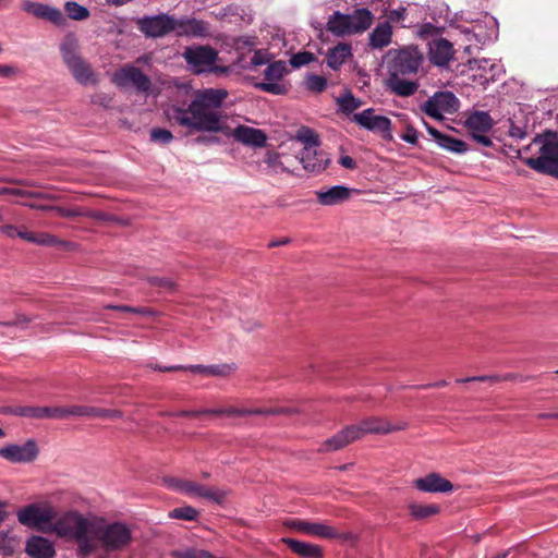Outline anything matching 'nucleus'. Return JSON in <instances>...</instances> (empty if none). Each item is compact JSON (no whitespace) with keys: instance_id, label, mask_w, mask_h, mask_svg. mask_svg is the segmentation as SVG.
Here are the masks:
<instances>
[{"instance_id":"obj_42","label":"nucleus","mask_w":558,"mask_h":558,"mask_svg":"<svg viewBox=\"0 0 558 558\" xmlns=\"http://www.w3.org/2000/svg\"><path fill=\"white\" fill-rule=\"evenodd\" d=\"M337 104L339 105L342 112L347 114L353 112L362 106V101L359 98H355L349 90L337 98Z\"/></svg>"},{"instance_id":"obj_28","label":"nucleus","mask_w":558,"mask_h":558,"mask_svg":"<svg viewBox=\"0 0 558 558\" xmlns=\"http://www.w3.org/2000/svg\"><path fill=\"white\" fill-rule=\"evenodd\" d=\"M25 550L32 558H52L56 554L53 543L43 536L28 538Z\"/></svg>"},{"instance_id":"obj_45","label":"nucleus","mask_w":558,"mask_h":558,"mask_svg":"<svg viewBox=\"0 0 558 558\" xmlns=\"http://www.w3.org/2000/svg\"><path fill=\"white\" fill-rule=\"evenodd\" d=\"M256 88L272 94V95H284L287 93L286 85L280 82H262L256 84Z\"/></svg>"},{"instance_id":"obj_30","label":"nucleus","mask_w":558,"mask_h":558,"mask_svg":"<svg viewBox=\"0 0 558 558\" xmlns=\"http://www.w3.org/2000/svg\"><path fill=\"white\" fill-rule=\"evenodd\" d=\"M208 412L213 415H230V416H244V415H259V414H281L284 413V409H244V408H221V409H208Z\"/></svg>"},{"instance_id":"obj_43","label":"nucleus","mask_w":558,"mask_h":558,"mask_svg":"<svg viewBox=\"0 0 558 558\" xmlns=\"http://www.w3.org/2000/svg\"><path fill=\"white\" fill-rule=\"evenodd\" d=\"M170 519L195 521L199 515V511L192 506L174 508L169 512Z\"/></svg>"},{"instance_id":"obj_39","label":"nucleus","mask_w":558,"mask_h":558,"mask_svg":"<svg viewBox=\"0 0 558 558\" xmlns=\"http://www.w3.org/2000/svg\"><path fill=\"white\" fill-rule=\"evenodd\" d=\"M100 408L86 405L64 407V418L69 416L99 417Z\"/></svg>"},{"instance_id":"obj_2","label":"nucleus","mask_w":558,"mask_h":558,"mask_svg":"<svg viewBox=\"0 0 558 558\" xmlns=\"http://www.w3.org/2000/svg\"><path fill=\"white\" fill-rule=\"evenodd\" d=\"M424 62L423 52L415 46L397 50L388 65V76L385 82L387 90L399 97L413 96L418 90L420 83L410 76L417 74Z\"/></svg>"},{"instance_id":"obj_3","label":"nucleus","mask_w":558,"mask_h":558,"mask_svg":"<svg viewBox=\"0 0 558 558\" xmlns=\"http://www.w3.org/2000/svg\"><path fill=\"white\" fill-rule=\"evenodd\" d=\"M95 520L77 511H68L52 521L50 533L60 538L74 541L82 556L93 554L92 534H94Z\"/></svg>"},{"instance_id":"obj_13","label":"nucleus","mask_w":558,"mask_h":558,"mask_svg":"<svg viewBox=\"0 0 558 558\" xmlns=\"http://www.w3.org/2000/svg\"><path fill=\"white\" fill-rule=\"evenodd\" d=\"M286 525L300 533L316 536L320 538L335 539L349 537V534H342L333 526L325 522H311L301 519H292L286 522Z\"/></svg>"},{"instance_id":"obj_32","label":"nucleus","mask_w":558,"mask_h":558,"mask_svg":"<svg viewBox=\"0 0 558 558\" xmlns=\"http://www.w3.org/2000/svg\"><path fill=\"white\" fill-rule=\"evenodd\" d=\"M80 46L74 34H68L60 43V53L66 66L81 59Z\"/></svg>"},{"instance_id":"obj_5","label":"nucleus","mask_w":558,"mask_h":558,"mask_svg":"<svg viewBox=\"0 0 558 558\" xmlns=\"http://www.w3.org/2000/svg\"><path fill=\"white\" fill-rule=\"evenodd\" d=\"M95 533L92 534L93 553L99 547L107 551H117L125 548L132 539L131 529L121 522L106 524L95 520Z\"/></svg>"},{"instance_id":"obj_63","label":"nucleus","mask_w":558,"mask_h":558,"mask_svg":"<svg viewBox=\"0 0 558 558\" xmlns=\"http://www.w3.org/2000/svg\"><path fill=\"white\" fill-rule=\"evenodd\" d=\"M488 71H489L490 75L486 76L485 80L486 81H489V80L494 81L495 76L500 73V65H498L497 63H492L490 62Z\"/></svg>"},{"instance_id":"obj_61","label":"nucleus","mask_w":558,"mask_h":558,"mask_svg":"<svg viewBox=\"0 0 558 558\" xmlns=\"http://www.w3.org/2000/svg\"><path fill=\"white\" fill-rule=\"evenodd\" d=\"M16 73V69L11 65L0 64V76L9 77Z\"/></svg>"},{"instance_id":"obj_52","label":"nucleus","mask_w":558,"mask_h":558,"mask_svg":"<svg viewBox=\"0 0 558 558\" xmlns=\"http://www.w3.org/2000/svg\"><path fill=\"white\" fill-rule=\"evenodd\" d=\"M401 138L412 145H415L418 140L417 131L413 126H408Z\"/></svg>"},{"instance_id":"obj_56","label":"nucleus","mask_w":558,"mask_h":558,"mask_svg":"<svg viewBox=\"0 0 558 558\" xmlns=\"http://www.w3.org/2000/svg\"><path fill=\"white\" fill-rule=\"evenodd\" d=\"M123 416L122 412L119 410H107L100 408L99 417L100 418H121Z\"/></svg>"},{"instance_id":"obj_53","label":"nucleus","mask_w":558,"mask_h":558,"mask_svg":"<svg viewBox=\"0 0 558 558\" xmlns=\"http://www.w3.org/2000/svg\"><path fill=\"white\" fill-rule=\"evenodd\" d=\"M0 232L10 239H13L15 236H19V233L27 232V231L26 230H17V228L13 225H3V226H0Z\"/></svg>"},{"instance_id":"obj_57","label":"nucleus","mask_w":558,"mask_h":558,"mask_svg":"<svg viewBox=\"0 0 558 558\" xmlns=\"http://www.w3.org/2000/svg\"><path fill=\"white\" fill-rule=\"evenodd\" d=\"M4 194L27 197V190L12 189V187H0V195H4Z\"/></svg>"},{"instance_id":"obj_9","label":"nucleus","mask_w":558,"mask_h":558,"mask_svg":"<svg viewBox=\"0 0 558 558\" xmlns=\"http://www.w3.org/2000/svg\"><path fill=\"white\" fill-rule=\"evenodd\" d=\"M460 101L451 92H436L422 106L421 110L435 120H442L445 114L459 110Z\"/></svg>"},{"instance_id":"obj_37","label":"nucleus","mask_w":558,"mask_h":558,"mask_svg":"<svg viewBox=\"0 0 558 558\" xmlns=\"http://www.w3.org/2000/svg\"><path fill=\"white\" fill-rule=\"evenodd\" d=\"M260 169L265 174H277L283 170L280 156L274 151H267L262 160Z\"/></svg>"},{"instance_id":"obj_35","label":"nucleus","mask_w":558,"mask_h":558,"mask_svg":"<svg viewBox=\"0 0 558 558\" xmlns=\"http://www.w3.org/2000/svg\"><path fill=\"white\" fill-rule=\"evenodd\" d=\"M351 56V46L349 44H338L329 49L327 53V64L332 70H338Z\"/></svg>"},{"instance_id":"obj_60","label":"nucleus","mask_w":558,"mask_h":558,"mask_svg":"<svg viewBox=\"0 0 558 558\" xmlns=\"http://www.w3.org/2000/svg\"><path fill=\"white\" fill-rule=\"evenodd\" d=\"M173 555L177 558H197L196 549H185V550L174 551Z\"/></svg>"},{"instance_id":"obj_34","label":"nucleus","mask_w":558,"mask_h":558,"mask_svg":"<svg viewBox=\"0 0 558 558\" xmlns=\"http://www.w3.org/2000/svg\"><path fill=\"white\" fill-rule=\"evenodd\" d=\"M175 33L179 36H204L207 33L206 24L196 19L177 20Z\"/></svg>"},{"instance_id":"obj_48","label":"nucleus","mask_w":558,"mask_h":558,"mask_svg":"<svg viewBox=\"0 0 558 558\" xmlns=\"http://www.w3.org/2000/svg\"><path fill=\"white\" fill-rule=\"evenodd\" d=\"M172 138H173L172 133L166 129H153L150 131V140L153 142L168 144L172 141Z\"/></svg>"},{"instance_id":"obj_27","label":"nucleus","mask_w":558,"mask_h":558,"mask_svg":"<svg viewBox=\"0 0 558 558\" xmlns=\"http://www.w3.org/2000/svg\"><path fill=\"white\" fill-rule=\"evenodd\" d=\"M292 553L298 555L301 558H323L324 550L323 547L316 544H312L308 542L298 541L290 537H284L281 539Z\"/></svg>"},{"instance_id":"obj_54","label":"nucleus","mask_w":558,"mask_h":558,"mask_svg":"<svg viewBox=\"0 0 558 558\" xmlns=\"http://www.w3.org/2000/svg\"><path fill=\"white\" fill-rule=\"evenodd\" d=\"M509 135L515 140H523L526 136V131L524 128L512 123L509 128Z\"/></svg>"},{"instance_id":"obj_33","label":"nucleus","mask_w":558,"mask_h":558,"mask_svg":"<svg viewBox=\"0 0 558 558\" xmlns=\"http://www.w3.org/2000/svg\"><path fill=\"white\" fill-rule=\"evenodd\" d=\"M66 68L80 84L94 85L97 83V76L92 71L89 64L83 58L78 59L76 62H73Z\"/></svg>"},{"instance_id":"obj_4","label":"nucleus","mask_w":558,"mask_h":558,"mask_svg":"<svg viewBox=\"0 0 558 558\" xmlns=\"http://www.w3.org/2000/svg\"><path fill=\"white\" fill-rule=\"evenodd\" d=\"M534 144L538 145V157H529L523 162L534 171L558 178V134L545 131L537 134Z\"/></svg>"},{"instance_id":"obj_58","label":"nucleus","mask_w":558,"mask_h":558,"mask_svg":"<svg viewBox=\"0 0 558 558\" xmlns=\"http://www.w3.org/2000/svg\"><path fill=\"white\" fill-rule=\"evenodd\" d=\"M27 197L43 198V199H58V196L52 193L28 191V190H27Z\"/></svg>"},{"instance_id":"obj_23","label":"nucleus","mask_w":558,"mask_h":558,"mask_svg":"<svg viewBox=\"0 0 558 558\" xmlns=\"http://www.w3.org/2000/svg\"><path fill=\"white\" fill-rule=\"evenodd\" d=\"M232 137L246 146L264 147L267 142V135L264 131L247 125H239L232 130Z\"/></svg>"},{"instance_id":"obj_1","label":"nucleus","mask_w":558,"mask_h":558,"mask_svg":"<svg viewBox=\"0 0 558 558\" xmlns=\"http://www.w3.org/2000/svg\"><path fill=\"white\" fill-rule=\"evenodd\" d=\"M228 95L223 88L197 90L187 108L173 106L168 111V118L191 131L221 132L225 117L221 107Z\"/></svg>"},{"instance_id":"obj_15","label":"nucleus","mask_w":558,"mask_h":558,"mask_svg":"<svg viewBox=\"0 0 558 558\" xmlns=\"http://www.w3.org/2000/svg\"><path fill=\"white\" fill-rule=\"evenodd\" d=\"M353 121L367 131L380 133L386 138L391 137V120L385 116L376 114L373 108L355 113Z\"/></svg>"},{"instance_id":"obj_38","label":"nucleus","mask_w":558,"mask_h":558,"mask_svg":"<svg viewBox=\"0 0 558 558\" xmlns=\"http://www.w3.org/2000/svg\"><path fill=\"white\" fill-rule=\"evenodd\" d=\"M409 511H410V514L413 517V519L424 520V519H427L429 517H433V515L439 513L440 508L438 505H434V504L422 505V504L413 502V504L409 505Z\"/></svg>"},{"instance_id":"obj_7","label":"nucleus","mask_w":558,"mask_h":558,"mask_svg":"<svg viewBox=\"0 0 558 558\" xmlns=\"http://www.w3.org/2000/svg\"><path fill=\"white\" fill-rule=\"evenodd\" d=\"M57 511L49 502H35L17 510L19 522L27 527L36 529L44 533H50L52 521Z\"/></svg>"},{"instance_id":"obj_14","label":"nucleus","mask_w":558,"mask_h":558,"mask_svg":"<svg viewBox=\"0 0 558 558\" xmlns=\"http://www.w3.org/2000/svg\"><path fill=\"white\" fill-rule=\"evenodd\" d=\"M494 121L488 112L475 111L465 120V126L472 138L484 147H490L493 141L487 133L493 128Z\"/></svg>"},{"instance_id":"obj_16","label":"nucleus","mask_w":558,"mask_h":558,"mask_svg":"<svg viewBox=\"0 0 558 558\" xmlns=\"http://www.w3.org/2000/svg\"><path fill=\"white\" fill-rule=\"evenodd\" d=\"M38 456L35 440H27L23 445H8L0 448V457L12 463H29Z\"/></svg>"},{"instance_id":"obj_44","label":"nucleus","mask_w":558,"mask_h":558,"mask_svg":"<svg viewBox=\"0 0 558 558\" xmlns=\"http://www.w3.org/2000/svg\"><path fill=\"white\" fill-rule=\"evenodd\" d=\"M305 88L313 93H322L327 87V80L317 74H308L304 80Z\"/></svg>"},{"instance_id":"obj_55","label":"nucleus","mask_w":558,"mask_h":558,"mask_svg":"<svg viewBox=\"0 0 558 558\" xmlns=\"http://www.w3.org/2000/svg\"><path fill=\"white\" fill-rule=\"evenodd\" d=\"M205 410H192V411H179L174 413H169V415H177V416H186V417H197L203 414H209L208 412H205Z\"/></svg>"},{"instance_id":"obj_36","label":"nucleus","mask_w":558,"mask_h":558,"mask_svg":"<svg viewBox=\"0 0 558 558\" xmlns=\"http://www.w3.org/2000/svg\"><path fill=\"white\" fill-rule=\"evenodd\" d=\"M19 238H21L27 242L38 244V245H44V246H54V245L68 246L69 245L68 242L59 240L57 236H54L50 233H47V232H41L38 234H35L33 232H21V233H19Z\"/></svg>"},{"instance_id":"obj_47","label":"nucleus","mask_w":558,"mask_h":558,"mask_svg":"<svg viewBox=\"0 0 558 558\" xmlns=\"http://www.w3.org/2000/svg\"><path fill=\"white\" fill-rule=\"evenodd\" d=\"M407 9L403 7L390 10L387 14V21L391 25V23L400 24L402 27H407Z\"/></svg>"},{"instance_id":"obj_64","label":"nucleus","mask_w":558,"mask_h":558,"mask_svg":"<svg viewBox=\"0 0 558 558\" xmlns=\"http://www.w3.org/2000/svg\"><path fill=\"white\" fill-rule=\"evenodd\" d=\"M265 63H266V60H265L264 56L259 51H256L251 59V64L254 66H257V65H262Z\"/></svg>"},{"instance_id":"obj_29","label":"nucleus","mask_w":558,"mask_h":558,"mask_svg":"<svg viewBox=\"0 0 558 558\" xmlns=\"http://www.w3.org/2000/svg\"><path fill=\"white\" fill-rule=\"evenodd\" d=\"M427 131L429 135L433 136V138L435 140L439 147L454 154H464L465 151H468V145L465 142L452 137L448 134H444L433 126H428Z\"/></svg>"},{"instance_id":"obj_50","label":"nucleus","mask_w":558,"mask_h":558,"mask_svg":"<svg viewBox=\"0 0 558 558\" xmlns=\"http://www.w3.org/2000/svg\"><path fill=\"white\" fill-rule=\"evenodd\" d=\"M149 283L155 287H159L163 290L170 291L174 289V282L168 278L161 277H151L149 278Z\"/></svg>"},{"instance_id":"obj_12","label":"nucleus","mask_w":558,"mask_h":558,"mask_svg":"<svg viewBox=\"0 0 558 558\" xmlns=\"http://www.w3.org/2000/svg\"><path fill=\"white\" fill-rule=\"evenodd\" d=\"M177 19L169 14L146 15L137 20L138 29L151 38L162 37L175 32Z\"/></svg>"},{"instance_id":"obj_46","label":"nucleus","mask_w":558,"mask_h":558,"mask_svg":"<svg viewBox=\"0 0 558 558\" xmlns=\"http://www.w3.org/2000/svg\"><path fill=\"white\" fill-rule=\"evenodd\" d=\"M315 60L314 53L310 51H301L298 53H294L290 59V64L294 69H299L301 66L310 64L312 61Z\"/></svg>"},{"instance_id":"obj_62","label":"nucleus","mask_w":558,"mask_h":558,"mask_svg":"<svg viewBox=\"0 0 558 558\" xmlns=\"http://www.w3.org/2000/svg\"><path fill=\"white\" fill-rule=\"evenodd\" d=\"M339 163L347 169H353L355 167L354 159L348 155L342 156L339 160Z\"/></svg>"},{"instance_id":"obj_49","label":"nucleus","mask_w":558,"mask_h":558,"mask_svg":"<svg viewBox=\"0 0 558 558\" xmlns=\"http://www.w3.org/2000/svg\"><path fill=\"white\" fill-rule=\"evenodd\" d=\"M50 208L57 215H59L61 217H65V218L78 217L84 214V209L81 207L64 208V207H60V206H53Z\"/></svg>"},{"instance_id":"obj_41","label":"nucleus","mask_w":558,"mask_h":558,"mask_svg":"<svg viewBox=\"0 0 558 558\" xmlns=\"http://www.w3.org/2000/svg\"><path fill=\"white\" fill-rule=\"evenodd\" d=\"M287 71V65L283 61H275L266 68L264 72L265 80L267 82H280Z\"/></svg>"},{"instance_id":"obj_17","label":"nucleus","mask_w":558,"mask_h":558,"mask_svg":"<svg viewBox=\"0 0 558 558\" xmlns=\"http://www.w3.org/2000/svg\"><path fill=\"white\" fill-rule=\"evenodd\" d=\"M296 138L305 146L300 154L301 162L305 170L317 171L322 168V161L318 163L311 161V154H316V148L319 145L318 135L315 131L308 128H302L296 135Z\"/></svg>"},{"instance_id":"obj_59","label":"nucleus","mask_w":558,"mask_h":558,"mask_svg":"<svg viewBox=\"0 0 558 558\" xmlns=\"http://www.w3.org/2000/svg\"><path fill=\"white\" fill-rule=\"evenodd\" d=\"M151 368L155 371L160 372H177V371H185L186 366L184 365H172V366H159V365H151Z\"/></svg>"},{"instance_id":"obj_20","label":"nucleus","mask_w":558,"mask_h":558,"mask_svg":"<svg viewBox=\"0 0 558 558\" xmlns=\"http://www.w3.org/2000/svg\"><path fill=\"white\" fill-rule=\"evenodd\" d=\"M413 485L416 489L424 493H451L453 490L451 482L435 472L416 478Z\"/></svg>"},{"instance_id":"obj_11","label":"nucleus","mask_w":558,"mask_h":558,"mask_svg":"<svg viewBox=\"0 0 558 558\" xmlns=\"http://www.w3.org/2000/svg\"><path fill=\"white\" fill-rule=\"evenodd\" d=\"M112 82L121 88L133 87L142 94H149L151 89L150 78L143 71L132 64H126L118 70L112 77Z\"/></svg>"},{"instance_id":"obj_19","label":"nucleus","mask_w":558,"mask_h":558,"mask_svg":"<svg viewBox=\"0 0 558 558\" xmlns=\"http://www.w3.org/2000/svg\"><path fill=\"white\" fill-rule=\"evenodd\" d=\"M452 44L445 38H437L428 44V58L434 65L445 68L453 59Z\"/></svg>"},{"instance_id":"obj_22","label":"nucleus","mask_w":558,"mask_h":558,"mask_svg":"<svg viewBox=\"0 0 558 558\" xmlns=\"http://www.w3.org/2000/svg\"><path fill=\"white\" fill-rule=\"evenodd\" d=\"M359 429V439L366 434H388L404 428L403 425H392L383 417L372 416L355 425Z\"/></svg>"},{"instance_id":"obj_51","label":"nucleus","mask_w":558,"mask_h":558,"mask_svg":"<svg viewBox=\"0 0 558 558\" xmlns=\"http://www.w3.org/2000/svg\"><path fill=\"white\" fill-rule=\"evenodd\" d=\"M512 378V375L506 376L504 379H510ZM502 378L499 376H474V377H468L464 379H457L458 383H469V381H492L496 383L501 380Z\"/></svg>"},{"instance_id":"obj_31","label":"nucleus","mask_w":558,"mask_h":558,"mask_svg":"<svg viewBox=\"0 0 558 558\" xmlns=\"http://www.w3.org/2000/svg\"><path fill=\"white\" fill-rule=\"evenodd\" d=\"M392 38V27L389 22H381L369 34V47L373 49H383L390 45Z\"/></svg>"},{"instance_id":"obj_25","label":"nucleus","mask_w":558,"mask_h":558,"mask_svg":"<svg viewBox=\"0 0 558 558\" xmlns=\"http://www.w3.org/2000/svg\"><path fill=\"white\" fill-rule=\"evenodd\" d=\"M13 413L15 415L32 418H64V407H19Z\"/></svg>"},{"instance_id":"obj_21","label":"nucleus","mask_w":558,"mask_h":558,"mask_svg":"<svg viewBox=\"0 0 558 558\" xmlns=\"http://www.w3.org/2000/svg\"><path fill=\"white\" fill-rule=\"evenodd\" d=\"M359 439V429L350 425L323 442L318 451L329 452L344 448L347 445Z\"/></svg>"},{"instance_id":"obj_6","label":"nucleus","mask_w":558,"mask_h":558,"mask_svg":"<svg viewBox=\"0 0 558 558\" xmlns=\"http://www.w3.org/2000/svg\"><path fill=\"white\" fill-rule=\"evenodd\" d=\"M374 15L367 9L354 10L351 14L333 12L327 22V29L336 36H345L365 32L373 23Z\"/></svg>"},{"instance_id":"obj_8","label":"nucleus","mask_w":558,"mask_h":558,"mask_svg":"<svg viewBox=\"0 0 558 558\" xmlns=\"http://www.w3.org/2000/svg\"><path fill=\"white\" fill-rule=\"evenodd\" d=\"M168 485L174 490L185 494L193 498H202L214 504H222L227 497V490L206 486L196 482L181 480V478H170L168 481Z\"/></svg>"},{"instance_id":"obj_24","label":"nucleus","mask_w":558,"mask_h":558,"mask_svg":"<svg viewBox=\"0 0 558 558\" xmlns=\"http://www.w3.org/2000/svg\"><path fill=\"white\" fill-rule=\"evenodd\" d=\"M236 368H238L236 364L231 362V363H221V364H211V365H202V364L186 365L185 371L191 372L193 374H201L204 376L228 378L236 371Z\"/></svg>"},{"instance_id":"obj_10","label":"nucleus","mask_w":558,"mask_h":558,"mask_svg":"<svg viewBox=\"0 0 558 558\" xmlns=\"http://www.w3.org/2000/svg\"><path fill=\"white\" fill-rule=\"evenodd\" d=\"M182 56L194 73L199 74L218 70V68H214L218 52L209 46L187 47Z\"/></svg>"},{"instance_id":"obj_18","label":"nucleus","mask_w":558,"mask_h":558,"mask_svg":"<svg viewBox=\"0 0 558 558\" xmlns=\"http://www.w3.org/2000/svg\"><path fill=\"white\" fill-rule=\"evenodd\" d=\"M22 10L38 19L49 21L57 26H62L65 23V17L61 10L48 4L34 1H24L22 3Z\"/></svg>"},{"instance_id":"obj_26","label":"nucleus","mask_w":558,"mask_h":558,"mask_svg":"<svg viewBox=\"0 0 558 558\" xmlns=\"http://www.w3.org/2000/svg\"><path fill=\"white\" fill-rule=\"evenodd\" d=\"M354 190L343 185H335L326 191H317L316 197L323 206H335L348 201Z\"/></svg>"},{"instance_id":"obj_40","label":"nucleus","mask_w":558,"mask_h":558,"mask_svg":"<svg viewBox=\"0 0 558 558\" xmlns=\"http://www.w3.org/2000/svg\"><path fill=\"white\" fill-rule=\"evenodd\" d=\"M64 11L66 15L74 21H84L90 15L89 10L86 7L81 5L75 1H66L64 3Z\"/></svg>"}]
</instances>
